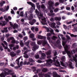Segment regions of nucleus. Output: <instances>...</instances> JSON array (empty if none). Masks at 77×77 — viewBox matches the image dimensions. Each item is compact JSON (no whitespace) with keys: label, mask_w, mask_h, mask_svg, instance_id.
<instances>
[{"label":"nucleus","mask_w":77,"mask_h":77,"mask_svg":"<svg viewBox=\"0 0 77 77\" xmlns=\"http://www.w3.org/2000/svg\"><path fill=\"white\" fill-rule=\"evenodd\" d=\"M59 36L61 37L62 39V40H63L62 41V44L65 50V51H62V54H66V53L67 55L68 56L69 60H70V61H71L72 62L75 61V62H77V58H76V57H74V55L71 53L69 51H68V50H69V48L70 47V45L67 46V45H66V42L63 41H65V38L63 37V35L61 34H59L58 35L59 40H57V42H51L53 44V45H55V46H56V47H59V46L60 45V40H61V39H60V38Z\"/></svg>","instance_id":"obj_1"},{"label":"nucleus","mask_w":77,"mask_h":77,"mask_svg":"<svg viewBox=\"0 0 77 77\" xmlns=\"http://www.w3.org/2000/svg\"><path fill=\"white\" fill-rule=\"evenodd\" d=\"M54 2H52V0H50L48 2V5H49V6H48V8L50 10V12L51 13L48 14V15L49 16H53V15H55L54 13H53V10L54 9V7H53L54 6Z\"/></svg>","instance_id":"obj_2"},{"label":"nucleus","mask_w":77,"mask_h":77,"mask_svg":"<svg viewBox=\"0 0 77 77\" xmlns=\"http://www.w3.org/2000/svg\"><path fill=\"white\" fill-rule=\"evenodd\" d=\"M1 70L3 71L2 73L0 75L1 77H5L6 75H9V74H11V75H14V73H10L11 72V71H9L7 73L6 71H8V69L7 68L4 69V68H2L1 69Z\"/></svg>","instance_id":"obj_3"},{"label":"nucleus","mask_w":77,"mask_h":77,"mask_svg":"<svg viewBox=\"0 0 77 77\" xmlns=\"http://www.w3.org/2000/svg\"><path fill=\"white\" fill-rule=\"evenodd\" d=\"M35 13L38 16L39 15L40 17H42V21H41V23L42 24H45V22H46V20H45L46 19L44 17H43V14L42 13H39L38 11V10L36 9L35 10Z\"/></svg>","instance_id":"obj_4"},{"label":"nucleus","mask_w":77,"mask_h":77,"mask_svg":"<svg viewBox=\"0 0 77 77\" xmlns=\"http://www.w3.org/2000/svg\"><path fill=\"white\" fill-rule=\"evenodd\" d=\"M54 61L55 62V65L56 66H59V69H62V67L60 66V63L58 62L57 59V57H55L53 58Z\"/></svg>","instance_id":"obj_5"},{"label":"nucleus","mask_w":77,"mask_h":77,"mask_svg":"<svg viewBox=\"0 0 77 77\" xmlns=\"http://www.w3.org/2000/svg\"><path fill=\"white\" fill-rule=\"evenodd\" d=\"M29 11L26 12L25 13V18L26 19H27V18H28L29 20H31L33 18V14H30V17L29 16L28 17L27 16L28 15H29Z\"/></svg>","instance_id":"obj_6"},{"label":"nucleus","mask_w":77,"mask_h":77,"mask_svg":"<svg viewBox=\"0 0 77 77\" xmlns=\"http://www.w3.org/2000/svg\"><path fill=\"white\" fill-rule=\"evenodd\" d=\"M31 45L32 46H33L32 47V50L33 51H35V50H37V49H38V48H39V47L38 46L36 45L35 44V42H32L31 43Z\"/></svg>","instance_id":"obj_7"},{"label":"nucleus","mask_w":77,"mask_h":77,"mask_svg":"<svg viewBox=\"0 0 77 77\" xmlns=\"http://www.w3.org/2000/svg\"><path fill=\"white\" fill-rule=\"evenodd\" d=\"M46 66H51L52 63L53 62V61L51 59H49L46 60Z\"/></svg>","instance_id":"obj_8"},{"label":"nucleus","mask_w":77,"mask_h":77,"mask_svg":"<svg viewBox=\"0 0 77 77\" xmlns=\"http://www.w3.org/2000/svg\"><path fill=\"white\" fill-rule=\"evenodd\" d=\"M42 43L43 46H44L45 45L47 44V42L45 40H43L42 41L40 40L37 42V44L38 45H41L42 44Z\"/></svg>","instance_id":"obj_9"},{"label":"nucleus","mask_w":77,"mask_h":77,"mask_svg":"<svg viewBox=\"0 0 77 77\" xmlns=\"http://www.w3.org/2000/svg\"><path fill=\"white\" fill-rule=\"evenodd\" d=\"M43 27L45 28V29H46V30L48 32H51L52 34L55 35V33H54V30H53V29L50 28H48L45 26H43Z\"/></svg>","instance_id":"obj_10"},{"label":"nucleus","mask_w":77,"mask_h":77,"mask_svg":"<svg viewBox=\"0 0 77 77\" xmlns=\"http://www.w3.org/2000/svg\"><path fill=\"white\" fill-rule=\"evenodd\" d=\"M9 23L11 26L14 29H15L16 28H18V25L16 23H15L14 25H13L11 22H10Z\"/></svg>","instance_id":"obj_11"},{"label":"nucleus","mask_w":77,"mask_h":77,"mask_svg":"<svg viewBox=\"0 0 77 77\" xmlns=\"http://www.w3.org/2000/svg\"><path fill=\"white\" fill-rule=\"evenodd\" d=\"M48 22L49 24V25L50 26H51V27L52 28H55V29H56V27L55 26H56V23H50V21H48Z\"/></svg>","instance_id":"obj_12"},{"label":"nucleus","mask_w":77,"mask_h":77,"mask_svg":"<svg viewBox=\"0 0 77 77\" xmlns=\"http://www.w3.org/2000/svg\"><path fill=\"white\" fill-rule=\"evenodd\" d=\"M39 54H41L42 56H41V58H40V59L41 60H42V59H44L46 57V56L45 55V54L44 53H42V51H39Z\"/></svg>","instance_id":"obj_13"},{"label":"nucleus","mask_w":77,"mask_h":77,"mask_svg":"<svg viewBox=\"0 0 77 77\" xmlns=\"http://www.w3.org/2000/svg\"><path fill=\"white\" fill-rule=\"evenodd\" d=\"M32 69L33 70V72H34L35 73H38L40 72V69H38L37 70H36V67H32Z\"/></svg>","instance_id":"obj_14"},{"label":"nucleus","mask_w":77,"mask_h":77,"mask_svg":"<svg viewBox=\"0 0 77 77\" xmlns=\"http://www.w3.org/2000/svg\"><path fill=\"white\" fill-rule=\"evenodd\" d=\"M37 38L38 39H44L43 41L45 40V39H46V37L40 35H38Z\"/></svg>","instance_id":"obj_15"},{"label":"nucleus","mask_w":77,"mask_h":77,"mask_svg":"<svg viewBox=\"0 0 77 77\" xmlns=\"http://www.w3.org/2000/svg\"><path fill=\"white\" fill-rule=\"evenodd\" d=\"M41 8L42 9H43L44 11L45 12V13H47V9L45 8V5H44L42 4L41 6Z\"/></svg>","instance_id":"obj_16"},{"label":"nucleus","mask_w":77,"mask_h":77,"mask_svg":"<svg viewBox=\"0 0 77 77\" xmlns=\"http://www.w3.org/2000/svg\"><path fill=\"white\" fill-rule=\"evenodd\" d=\"M6 24H7V23H6V22L5 21L3 22L2 21H0V26H5Z\"/></svg>","instance_id":"obj_17"},{"label":"nucleus","mask_w":77,"mask_h":77,"mask_svg":"<svg viewBox=\"0 0 77 77\" xmlns=\"http://www.w3.org/2000/svg\"><path fill=\"white\" fill-rule=\"evenodd\" d=\"M27 3L29 5H31V6L32 7V8H34V10H35V5L34 4L32 3L31 2H27Z\"/></svg>","instance_id":"obj_18"},{"label":"nucleus","mask_w":77,"mask_h":77,"mask_svg":"<svg viewBox=\"0 0 77 77\" xmlns=\"http://www.w3.org/2000/svg\"><path fill=\"white\" fill-rule=\"evenodd\" d=\"M28 52V51H26L24 53V54L25 55H23V57H25V58H29V55H27V54H26Z\"/></svg>","instance_id":"obj_19"},{"label":"nucleus","mask_w":77,"mask_h":77,"mask_svg":"<svg viewBox=\"0 0 77 77\" xmlns=\"http://www.w3.org/2000/svg\"><path fill=\"white\" fill-rule=\"evenodd\" d=\"M53 76L54 77H61L60 75H58L56 72H53Z\"/></svg>","instance_id":"obj_20"},{"label":"nucleus","mask_w":77,"mask_h":77,"mask_svg":"<svg viewBox=\"0 0 77 77\" xmlns=\"http://www.w3.org/2000/svg\"><path fill=\"white\" fill-rule=\"evenodd\" d=\"M60 63L62 66H65V67H67V66H68V63H65L64 64L62 62H61Z\"/></svg>","instance_id":"obj_21"},{"label":"nucleus","mask_w":77,"mask_h":77,"mask_svg":"<svg viewBox=\"0 0 77 77\" xmlns=\"http://www.w3.org/2000/svg\"><path fill=\"white\" fill-rule=\"evenodd\" d=\"M9 6H8L6 8H5V10H4V9H1V11H2L3 12H5L6 11H8V9H9Z\"/></svg>","instance_id":"obj_22"},{"label":"nucleus","mask_w":77,"mask_h":77,"mask_svg":"<svg viewBox=\"0 0 77 77\" xmlns=\"http://www.w3.org/2000/svg\"><path fill=\"white\" fill-rule=\"evenodd\" d=\"M10 39H11V40H12L11 43H13V44H15V43L16 41H15V40L14 39V37H10Z\"/></svg>","instance_id":"obj_23"},{"label":"nucleus","mask_w":77,"mask_h":77,"mask_svg":"<svg viewBox=\"0 0 77 77\" xmlns=\"http://www.w3.org/2000/svg\"><path fill=\"white\" fill-rule=\"evenodd\" d=\"M69 68H71L72 69H74V67L72 66V63L71 62H69Z\"/></svg>","instance_id":"obj_24"},{"label":"nucleus","mask_w":77,"mask_h":77,"mask_svg":"<svg viewBox=\"0 0 77 77\" xmlns=\"http://www.w3.org/2000/svg\"><path fill=\"white\" fill-rule=\"evenodd\" d=\"M10 54L12 57H14V56H16V54L14 53V52H11L10 53Z\"/></svg>","instance_id":"obj_25"},{"label":"nucleus","mask_w":77,"mask_h":77,"mask_svg":"<svg viewBox=\"0 0 77 77\" xmlns=\"http://www.w3.org/2000/svg\"><path fill=\"white\" fill-rule=\"evenodd\" d=\"M50 75H51V73H48L47 74L44 75L45 77H51V76H50Z\"/></svg>","instance_id":"obj_26"},{"label":"nucleus","mask_w":77,"mask_h":77,"mask_svg":"<svg viewBox=\"0 0 77 77\" xmlns=\"http://www.w3.org/2000/svg\"><path fill=\"white\" fill-rule=\"evenodd\" d=\"M56 21H60L61 20V17H55L54 18Z\"/></svg>","instance_id":"obj_27"},{"label":"nucleus","mask_w":77,"mask_h":77,"mask_svg":"<svg viewBox=\"0 0 77 77\" xmlns=\"http://www.w3.org/2000/svg\"><path fill=\"white\" fill-rule=\"evenodd\" d=\"M66 60V58H65V56H63L61 58V60L63 62H64Z\"/></svg>","instance_id":"obj_28"},{"label":"nucleus","mask_w":77,"mask_h":77,"mask_svg":"<svg viewBox=\"0 0 77 77\" xmlns=\"http://www.w3.org/2000/svg\"><path fill=\"white\" fill-rule=\"evenodd\" d=\"M48 69H47L46 68H43L42 69V71L44 72H47Z\"/></svg>","instance_id":"obj_29"},{"label":"nucleus","mask_w":77,"mask_h":77,"mask_svg":"<svg viewBox=\"0 0 77 77\" xmlns=\"http://www.w3.org/2000/svg\"><path fill=\"white\" fill-rule=\"evenodd\" d=\"M29 37L30 38H33L35 37V35L33 34H30L29 35Z\"/></svg>","instance_id":"obj_30"},{"label":"nucleus","mask_w":77,"mask_h":77,"mask_svg":"<svg viewBox=\"0 0 77 77\" xmlns=\"http://www.w3.org/2000/svg\"><path fill=\"white\" fill-rule=\"evenodd\" d=\"M20 57L19 58L17 59L16 61V62L17 63V65H18L19 64V63H20V61L19 60H20Z\"/></svg>","instance_id":"obj_31"},{"label":"nucleus","mask_w":77,"mask_h":77,"mask_svg":"<svg viewBox=\"0 0 77 77\" xmlns=\"http://www.w3.org/2000/svg\"><path fill=\"white\" fill-rule=\"evenodd\" d=\"M8 30L7 29V28H4V30L2 31V33H4L5 32H8Z\"/></svg>","instance_id":"obj_32"},{"label":"nucleus","mask_w":77,"mask_h":77,"mask_svg":"<svg viewBox=\"0 0 77 77\" xmlns=\"http://www.w3.org/2000/svg\"><path fill=\"white\" fill-rule=\"evenodd\" d=\"M28 60H29V62L30 63V62H31L32 63V62H34V60H33L32 58H29Z\"/></svg>","instance_id":"obj_33"},{"label":"nucleus","mask_w":77,"mask_h":77,"mask_svg":"<svg viewBox=\"0 0 77 77\" xmlns=\"http://www.w3.org/2000/svg\"><path fill=\"white\" fill-rule=\"evenodd\" d=\"M9 47H10V48L11 50H12V47H13L14 46V44H11L9 45Z\"/></svg>","instance_id":"obj_34"},{"label":"nucleus","mask_w":77,"mask_h":77,"mask_svg":"<svg viewBox=\"0 0 77 77\" xmlns=\"http://www.w3.org/2000/svg\"><path fill=\"white\" fill-rule=\"evenodd\" d=\"M4 4H5V1H2L1 3H0V5H1V6H3Z\"/></svg>","instance_id":"obj_35"},{"label":"nucleus","mask_w":77,"mask_h":77,"mask_svg":"<svg viewBox=\"0 0 77 77\" xmlns=\"http://www.w3.org/2000/svg\"><path fill=\"white\" fill-rule=\"evenodd\" d=\"M20 45L21 47H23V46L24 45V43H23V40H20Z\"/></svg>","instance_id":"obj_36"},{"label":"nucleus","mask_w":77,"mask_h":77,"mask_svg":"<svg viewBox=\"0 0 77 77\" xmlns=\"http://www.w3.org/2000/svg\"><path fill=\"white\" fill-rule=\"evenodd\" d=\"M30 63L29 62H28L27 63V62L25 61L24 63V65H29Z\"/></svg>","instance_id":"obj_37"},{"label":"nucleus","mask_w":77,"mask_h":77,"mask_svg":"<svg viewBox=\"0 0 77 77\" xmlns=\"http://www.w3.org/2000/svg\"><path fill=\"white\" fill-rule=\"evenodd\" d=\"M29 43H30V41H29L27 42H26L25 44L27 46V47H29Z\"/></svg>","instance_id":"obj_38"},{"label":"nucleus","mask_w":77,"mask_h":77,"mask_svg":"<svg viewBox=\"0 0 77 77\" xmlns=\"http://www.w3.org/2000/svg\"><path fill=\"white\" fill-rule=\"evenodd\" d=\"M4 18L5 19V20L7 21V22H8L9 21V20H8V19L7 18V16H4Z\"/></svg>","instance_id":"obj_39"},{"label":"nucleus","mask_w":77,"mask_h":77,"mask_svg":"<svg viewBox=\"0 0 77 77\" xmlns=\"http://www.w3.org/2000/svg\"><path fill=\"white\" fill-rule=\"evenodd\" d=\"M2 46L3 47H4L5 48V49H8V47H5V44H3V43H2Z\"/></svg>","instance_id":"obj_40"},{"label":"nucleus","mask_w":77,"mask_h":77,"mask_svg":"<svg viewBox=\"0 0 77 77\" xmlns=\"http://www.w3.org/2000/svg\"><path fill=\"white\" fill-rule=\"evenodd\" d=\"M51 51H48V52H46V54L48 56V55H50L51 54Z\"/></svg>","instance_id":"obj_41"},{"label":"nucleus","mask_w":77,"mask_h":77,"mask_svg":"<svg viewBox=\"0 0 77 77\" xmlns=\"http://www.w3.org/2000/svg\"><path fill=\"white\" fill-rule=\"evenodd\" d=\"M52 39H53V40H55V39H57V37L55 36H53L52 37Z\"/></svg>","instance_id":"obj_42"},{"label":"nucleus","mask_w":77,"mask_h":77,"mask_svg":"<svg viewBox=\"0 0 77 77\" xmlns=\"http://www.w3.org/2000/svg\"><path fill=\"white\" fill-rule=\"evenodd\" d=\"M70 36L72 37H77V35H74L73 34H70Z\"/></svg>","instance_id":"obj_43"},{"label":"nucleus","mask_w":77,"mask_h":77,"mask_svg":"<svg viewBox=\"0 0 77 77\" xmlns=\"http://www.w3.org/2000/svg\"><path fill=\"white\" fill-rule=\"evenodd\" d=\"M23 11H21L20 12V16L21 17H23V16H24V15L23 14Z\"/></svg>","instance_id":"obj_44"},{"label":"nucleus","mask_w":77,"mask_h":77,"mask_svg":"<svg viewBox=\"0 0 77 77\" xmlns=\"http://www.w3.org/2000/svg\"><path fill=\"white\" fill-rule=\"evenodd\" d=\"M39 77H43V74L42 73H41L38 74Z\"/></svg>","instance_id":"obj_45"},{"label":"nucleus","mask_w":77,"mask_h":77,"mask_svg":"<svg viewBox=\"0 0 77 77\" xmlns=\"http://www.w3.org/2000/svg\"><path fill=\"white\" fill-rule=\"evenodd\" d=\"M72 23V21H70V22H66V24H71Z\"/></svg>","instance_id":"obj_46"},{"label":"nucleus","mask_w":77,"mask_h":77,"mask_svg":"<svg viewBox=\"0 0 77 77\" xmlns=\"http://www.w3.org/2000/svg\"><path fill=\"white\" fill-rule=\"evenodd\" d=\"M27 39H28V38L27 36H25L23 38L24 41H26V40H27Z\"/></svg>","instance_id":"obj_47"},{"label":"nucleus","mask_w":77,"mask_h":77,"mask_svg":"<svg viewBox=\"0 0 77 77\" xmlns=\"http://www.w3.org/2000/svg\"><path fill=\"white\" fill-rule=\"evenodd\" d=\"M35 57L36 59H39V55H37L35 56Z\"/></svg>","instance_id":"obj_48"},{"label":"nucleus","mask_w":77,"mask_h":77,"mask_svg":"<svg viewBox=\"0 0 77 77\" xmlns=\"http://www.w3.org/2000/svg\"><path fill=\"white\" fill-rule=\"evenodd\" d=\"M76 46H77V43H73L72 45V47H76Z\"/></svg>","instance_id":"obj_49"},{"label":"nucleus","mask_w":77,"mask_h":77,"mask_svg":"<svg viewBox=\"0 0 77 77\" xmlns=\"http://www.w3.org/2000/svg\"><path fill=\"white\" fill-rule=\"evenodd\" d=\"M58 11H59V9H58V8H57L54 10V12L55 13H56Z\"/></svg>","instance_id":"obj_50"},{"label":"nucleus","mask_w":77,"mask_h":77,"mask_svg":"<svg viewBox=\"0 0 77 77\" xmlns=\"http://www.w3.org/2000/svg\"><path fill=\"white\" fill-rule=\"evenodd\" d=\"M11 13L12 14H15V12L14 11V10L12 9H11Z\"/></svg>","instance_id":"obj_51"},{"label":"nucleus","mask_w":77,"mask_h":77,"mask_svg":"<svg viewBox=\"0 0 77 77\" xmlns=\"http://www.w3.org/2000/svg\"><path fill=\"white\" fill-rule=\"evenodd\" d=\"M46 36L47 37H49L51 36V33H48L47 34Z\"/></svg>","instance_id":"obj_52"},{"label":"nucleus","mask_w":77,"mask_h":77,"mask_svg":"<svg viewBox=\"0 0 77 77\" xmlns=\"http://www.w3.org/2000/svg\"><path fill=\"white\" fill-rule=\"evenodd\" d=\"M3 42L5 44V45H6V46H8V43H7V42H6L5 41H4Z\"/></svg>","instance_id":"obj_53"},{"label":"nucleus","mask_w":77,"mask_h":77,"mask_svg":"<svg viewBox=\"0 0 77 77\" xmlns=\"http://www.w3.org/2000/svg\"><path fill=\"white\" fill-rule=\"evenodd\" d=\"M66 10H68V11L69 10H70V7H68L67 6L66 7Z\"/></svg>","instance_id":"obj_54"},{"label":"nucleus","mask_w":77,"mask_h":77,"mask_svg":"<svg viewBox=\"0 0 77 77\" xmlns=\"http://www.w3.org/2000/svg\"><path fill=\"white\" fill-rule=\"evenodd\" d=\"M50 21H54V18H51L50 19Z\"/></svg>","instance_id":"obj_55"},{"label":"nucleus","mask_w":77,"mask_h":77,"mask_svg":"<svg viewBox=\"0 0 77 77\" xmlns=\"http://www.w3.org/2000/svg\"><path fill=\"white\" fill-rule=\"evenodd\" d=\"M18 36H19V37H20V38H22L23 37V35H21V34H19Z\"/></svg>","instance_id":"obj_56"},{"label":"nucleus","mask_w":77,"mask_h":77,"mask_svg":"<svg viewBox=\"0 0 77 77\" xmlns=\"http://www.w3.org/2000/svg\"><path fill=\"white\" fill-rule=\"evenodd\" d=\"M35 29V27L34 26H32L31 28V30L33 31V32H34V29Z\"/></svg>","instance_id":"obj_57"},{"label":"nucleus","mask_w":77,"mask_h":77,"mask_svg":"<svg viewBox=\"0 0 77 77\" xmlns=\"http://www.w3.org/2000/svg\"><path fill=\"white\" fill-rule=\"evenodd\" d=\"M47 39L49 41L51 42V40H50V38L49 37H47Z\"/></svg>","instance_id":"obj_58"},{"label":"nucleus","mask_w":77,"mask_h":77,"mask_svg":"<svg viewBox=\"0 0 77 77\" xmlns=\"http://www.w3.org/2000/svg\"><path fill=\"white\" fill-rule=\"evenodd\" d=\"M29 23L31 25H33L34 24V23H33L32 21L29 22Z\"/></svg>","instance_id":"obj_59"},{"label":"nucleus","mask_w":77,"mask_h":77,"mask_svg":"<svg viewBox=\"0 0 77 77\" xmlns=\"http://www.w3.org/2000/svg\"><path fill=\"white\" fill-rule=\"evenodd\" d=\"M66 37L67 39H70V37H69V36H68V35H66Z\"/></svg>","instance_id":"obj_60"},{"label":"nucleus","mask_w":77,"mask_h":77,"mask_svg":"<svg viewBox=\"0 0 77 77\" xmlns=\"http://www.w3.org/2000/svg\"><path fill=\"white\" fill-rule=\"evenodd\" d=\"M59 5V3L58 2L56 3L55 5V6H58Z\"/></svg>","instance_id":"obj_61"},{"label":"nucleus","mask_w":77,"mask_h":77,"mask_svg":"<svg viewBox=\"0 0 77 77\" xmlns=\"http://www.w3.org/2000/svg\"><path fill=\"white\" fill-rule=\"evenodd\" d=\"M32 22L34 23H35L36 22V20L35 19H33L32 20Z\"/></svg>","instance_id":"obj_62"},{"label":"nucleus","mask_w":77,"mask_h":77,"mask_svg":"<svg viewBox=\"0 0 77 77\" xmlns=\"http://www.w3.org/2000/svg\"><path fill=\"white\" fill-rule=\"evenodd\" d=\"M57 25H60L61 23H60L59 22H57Z\"/></svg>","instance_id":"obj_63"},{"label":"nucleus","mask_w":77,"mask_h":77,"mask_svg":"<svg viewBox=\"0 0 77 77\" xmlns=\"http://www.w3.org/2000/svg\"><path fill=\"white\" fill-rule=\"evenodd\" d=\"M17 53H21V51L20 50H18L16 51Z\"/></svg>","instance_id":"obj_64"}]
</instances>
